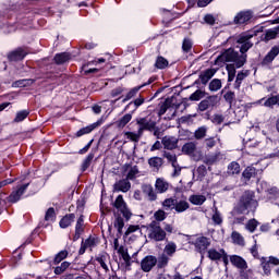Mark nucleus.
I'll use <instances>...</instances> for the list:
<instances>
[{
    "label": "nucleus",
    "mask_w": 279,
    "mask_h": 279,
    "mask_svg": "<svg viewBox=\"0 0 279 279\" xmlns=\"http://www.w3.org/2000/svg\"><path fill=\"white\" fill-rule=\"evenodd\" d=\"M256 208H258L256 193L252 190H246L242 193L238 203L231 210V217H239V215H250V213H256Z\"/></svg>",
    "instance_id": "obj_1"
},
{
    "label": "nucleus",
    "mask_w": 279,
    "mask_h": 279,
    "mask_svg": "<svg viewBox=\"0 0 279 279\" xmlns=\"http://www.w3.org/2000/svg\"><path fill=\"white\" fill-rule=\"evenodd\" d=\"M217 62H234L236 69H241V66H244L245 62H247V54H239L233 48H229L217 57L216 64Z\"/></svg>",
    "instance_id": "obj_2"
},
{
    "label": "nucleus",
    "mask_w": 279,
    "mask_h": 279,
    "mask_svg": "<svg viewBox=\"0 0 279 279\" xmlns=\"http://www.w3.org/2000/svg\"><path fill=\"white\" fill-rule=\"evenodd\" d=\"M161 206L165 208V210H174L178 215H182V213H186L189 208H191V204L184 198H178V197H170L166 198Z\"/></svg>",
    "instance_id": "obj_3"
},
{
    "label": "nucleus",
    "mask_w": 279,
    "mask_h": 279,
    "mask_svg": "<svg viewBox=\"0 0 279 279\" xmlns=\"http://www.w3.org/2000/svg\"><path fill=\"white\" fill-rule=\"evenodd\" d=\"M257 35H258L257 31H248V32L241 33L236 37V44L240 45V53H242V56H247L246 52L250 51L252 47H254V43L252 41V38H254Z\"/></svg>",
    "instance_id": "obj_4"
},
{
    "label": "nucleus",
    "mask_w": 279,
    "mask_h": 279,
    "mask_svg": "<svg viewBox=\"0 0 279 279\" xmlns=\"http://www.w3.org/2000/svg\"><path fill=\"white\" fill-rule=\"evenodd\" d=\"M150 233L148 234L149 239L156 242L167 241V231L160 227V222L151 221L149 225Z\"/></svg>",
    "instance_id": "obj_5"
},
{
    "label": "nucleus",
    "mask_w": 279,
    "mask_h": 279,
    "mask_svg": "<svg viewBox=\"0 0 279 279\" xmlns=\"http://www.w3.org/2000/svg\"><path fill=\"white\" fill-rule=\"evenodd\" d=\"M219 106V96L211 95L203 99L197 106V112H206L207 110H215Z\"/></svg>",
    "instance_id": "obj_6"
},
{
    "label": "nucleus",
    "mask_w": 279,
    "mask_h": 279,
    "mask_svg": "<svg viewBox=\"0 0 279 279\" xmlns=\"http://www.w3.org/2000/svg\"><path fill=\"white\" fill-rule=\"evenodd\" d=\"M113 208H117L124 217L126 221H130L132 219V211L130 208H128V203H125V199H123V195H118L114 203H113Z\"/></svg>",
    "instance_id": "obj_7"
},
{
    "label": "nucleus",
    "mask_w": 279,
    "mask_h": 279,
    "mask_svg": "<svg viewBox=\"0 0 279 279\" xmlns=\"http://www.w3.org/2000/svg\"><path fill=\"white\" fill-rule=\"evenodd\" d=\"M189 243L190 245H194L195 252L198 254H206V251L210 247V239L204 235H201L195 240H191Z\"/></svg>",
    "instance_id": "obj_8"
},
{
    "label": "nucleus",
    "mask_w": 279,
    "mask_h": 279,
    "mask_svg": "<svg viewBox=\"0 0 279 279\" xmlns=\"http://www.w3.org/2000/svg\"><path fill=\"white\" fill-rule=\"evenodd\" d=\"M252 19H254V12L252 10L240 11L233 19V25H250Z\"/></svg>",
    "instance_id": "obj_9"
},
{
    "label": "nucleus",
    "mask_w": 279,
    "mask_h": 279,
    "mask_svg": "<svg viewBox=\"0 0 279 279\" xmlns=\"http://www.w3.org/2000/svg\"><path fill=\"white\" fill-rule=\"evenodd\" d=\"M136 123L138 124L140 134H143L144 132H154L156 125V121L151 120L149 117L137 118Z\"/></svg>",
    "instance_id": "obj_10"
},
{
    "label": "nucleus",
    "mask_w": 279,
    "mask_h": 279,
    "mask_svg": "<svg viewBox=\"0 0 279 279\" xmlns=\"http://www.w3.org/2000/svg\"><path fill=\"white\" fill-rule=\"evenodd\" d=\"M158 264V257L154 255H146L142 260H141V269L144 271V274H149L154 267Z\"/></svg>",
    "instance_id": "obj_11"
},
{
    "label": "nucleus",
    "mask_w": 279,
    "mask_h": 279,
    "mask_svg": "<svg viewBox=\"0 0 279 279\" xmlns=\"http://www.w3.org/2000/svg\"><path fill=\"white\" fill-rule=\"evenodd\" d=\"M27 53V49L19 47L15 50L8 53V60L9 62H21V60H25Z\"/></svg>",
    "instance_id": "obj_12"
},
{
    "label": "nucleus",
    "mask_w": 279,
    "mask_h": 279,
    "mask_svg": "<svg viewBox=\"0 0 279 279\" xmlns=\"http://www.w3.org/2000/svg\"><path fill=\"white\" fill-rule=\"evenodd\" d=\"M105 121L106 120L104 119V117H101L97 122H94L85 128H82L75 133L76 138H80L81 136H84L86 134H90V132L97 130V128H100V125H104Z\"/></svg>",
    "instance_id": "obj_13"
},
{
    "label": "nucleus",
    "mask_w": 279,
    "mask_h": 279,
    "mask_svg": "<svg viewBox=\"0 0 279 279\" xmlns=\"http://www.w3.org/2000/svg\"><path fill=\"white\" fill-rule=\"evenodd\" d=\"M28 186H29V183L19 185L17 189L9 195L8 202L10 204H16V202L21 199V196L25 194V191H27Z\"/></svg>",
    "instance_id": "obj_14"
},
{
    "label": "nucleus",
    "mask_w": 279,
    "mask_h": 279,
    "mask_svg": "<svg viewBox=\"0 0 279 279\" xmlns=\"http://www.w3.org/2000/svg\"><path fill=\"white\" fill-rule=\"evenodd\" d=\"M132 189V183L129 179H121L113 184V193H128Z\"/></svg>",
    "instance_id": "obj_15"
},
{
    "label": "nucleus",
    "mask_w": 279,
    "mask_h": 279,
    "mask_svg": "<svg viewBox=\"0 0 279 279\" xmlns=\"http://www.w3.org/2000/svg\"><path fill=\"white\" fill-rule=\"evenodd\" d=\"M279 54V47L278 46H274L269 52L265 56V58L262 61V66H267L269 64H271V62H274V60H276V58H278Z\"/></svg>",
    "instance_id": "obj_16"
},
{
    "label": "nucleus",
    "mask_w": 279,
    "mask_h": 279,
    "mask_svg": "<svg viewBox=\"0 0 279 279\" xmlns=\"http://www.w3.org/2000/svg\"><path fill=\"white\" fill-rule=\"evenodd\" d=\"M230 263L231 265H233V267H236V269H240V271L242 269H247V262L239 255H231Z\"/></svg>",
    "instance_id": "obj_17"
},
{
    "label": "nucleus",
    "mask_w": 279,
    "mask_h": 279,
    "mask_svg": "<svg viewBox=\"0 0 279 279\" xmlns=\"http://www.w3.org/2000/svg\"><path fill=\"white\" fill-rule=\"evenodd\" d=\"M165 149H177L178 148V138L174 136H163L161 140Z\"/></svg>",
    "instance_id": "obj_18"
},
{
    "label": "nucleus",
    "mask_w": 279,
    "mask_h": 279,
    "mask_svg": "<svg viewBox=\"0 0 279 279\" xmlns=\"http://www.w3.org/2000/svg\"><path fill=\"white\" fill-rule=\"evenodd\" d=\"M279 36V26H276L270 29H266L265 34L262 35V40L264 43H269V40H276Z\"/></svg>",
    "instance_id": "obj_19"
},
{
    "label": "nucleus",
    "mask_w": 279,
    "mask_h": 279,
    "mask_svg": "<svg viewBox=\"0 0 279 279\" xmlns=\"http://www.w3.org/2000/svg\"><path fill=\"white\" fill-rule=\"evenodd\" d=\"M215 73H217V70L215 69H207L204 72L199 74L201 84L206 86L213 77H215Z\"/></svg>",
    "instance_id": "obj_20"
},
{
    "label": "nucleus",
    "mask_w": 279,
    "mask_h": 279,
    "mask_svg": "<svg viewBox=\"0 0 279 279\" xmlns=\"http://www.w3.org/2000/svg\"><path fill=\"white\" fill-rule=\"evenodd\" d=\"M223 252H226V250L220 248L219 251H217V248H209L207 251V258H209V260H213L214 263H219V260H221V257L223 256Z\"/></svg>",
    "instance_id": "obj_21"
},
{
    "label": "nucleus",
    "mask_w": 279,
    "mask_h": 279,
    "mask_svg": "<svg viewBox=\"0 0 279 279\" xmlns=\"http://www.w3.org/2000/svg\"><path fill=\"white\" fill-rule=\"evenodd\" d=\"M142 191L144 195L148 197L149 202H156V199H158V195L156 194V191H154V186H151V184L142 185Z\"/></svg>",
    "instance_id": "obj_22"
},
{
    "label": "nucleus",
    "mask_w": 279,
    "mask_h": 279,
    "mask_svg": "<svg viewBox=\"0 0 279 279\" xmlns=\"http://www.w3.org/2000/svg\"><path fill=\"white\" fill-rule=\"evenodd\" d=\"M250 76V70H242L236 74L235 82L233 84V88L235 90H241V84H243V80Z\"/></svg>",
    "instance_id": "obj_23"
},
{
    "label": "nucleus",
    "mask_w": 279,
    "mask_h": 279,
    "mask_svg": "<svg viewBox=\"0 0 279 279\" xmlns=\"http://www.w3.org/2000/svg\"><path fill=\"white\" fill-rule=\"evenodd\" d=\"M258 171L259 170L253 166H248L242 172V177L244 178L245 182H250L252 178H256V175H258Z\"/></svg>",
    "instance_id": "obj_24"
},
{
    "label": "nucleus",
    "mask_w": 279,
    "mask_h": 279,
    "mask_svg": "<svg viewBox=\"0 0 279 279\" xmlns=\"http://www.w3.org/2000/svg\"><path fill=\"white\" fill-rule=\"evenodd\" d=\"M196 150L197 144H195V142H187L181 148L182 154H184L185 156H193Z\"/></svg>",
    "instance_id": "obj_25"
},
{
    "label": "nucleus",
    "mask_w": 279,
    "mask_h": 279,
    "mask_svg": "<svg viewBox=\"0 0 279 279\" xmlns=\"http://www.w3.org/2000/svg\"><path fill=\"white\" fill-rule=\"evenodd\" d=\"M143 104H145V97L140 95L135 100L129 102L125 106L124 110H130V107L133 106L134 109L132 110V114H134V112H136V110H138V108H141V106H143Z\"/></svg>",
    "instance_id": "obj_26"
},
{
    "label": "nucleus",
    "mask_w": 279,
    "mask_h": 279,
    "mask_svg": "<svg viewBox=\"0 0 279 279\" xmlns=\"http://www.w3.org/2000/svg\"><path fill=\"white\" fill-rule=\"evenodd\" d=\"M223 159V155L221 151H216L214 154L206 155L205 165H215V162H219V160Z\"/></svg>",
    "instance_id": "obj_27"
},
{
    "label": "nucleus",
    "mask_w": 279,
    "mask_h": 279,
    "mask_svg": "<svg viewBox=\"0 0 279 279\" xmlns=\"http://www.w3.org/2000/svg\"><path fill=\"white\" fill-rule=\"evenodd\" d=\"M108 258H110V255L108 253H101L96 257V262L99 263L100 267L108 274L110 271V268H108Z\"/></svg>",
    "instance_id": "obj_28"
},
{
    "label": "nucleus",
    "mask_w": 279,
    "mask_h": 279,
    "mask_svg": "<svg viewBox=\"0 0 279 279\" xmlns=\"http://www.w3.org/2000/svg\"><path fill=\"white\" fill-rule=\"evenodd\" d=\"M155 189L157 193H167L169 191V183L165 179H157L155 183Z\"/></svg>",
    "instance_id": "obj_29"
},
{
    "label": "nucleus",
    "mask_w": 279,
    "mask_h": 279,
    "mask_svg": "<svg viewBox=\"0 0 279 279\" xmlns=\"http://www.w3.org/2000/svg\"><path fill=\"white\" fill-rule=\"evenodd\" d=\"M53 60L56 64H66V62L71 60V53L69 52L57 53Z\"/></svg>",
    "instance_id": "obj_30"
},
{
    "label": "nucleus",
    "mask_w": 279,
    "mask_h": 279,
    "mask_svg": "<svg viewBox=\"0 0 279 279\" xmlns=\"http://www.w3.org/2000/svg\"><path fill=\"white\" fill-rule=\"evenodd\" d=\"M93 160H95V153H89L81 165L82 173L88 170L90 165H93Z\"/></svg>",
    "instance_id": "obj_31"
},
{
    "label": "nucleus",
    "mask_w": 279,
    "mask_h": 279,
    "mask_svg": "<svg viewBox=\"0 0 279 279\" xmlns=\"http://www.w3.org/2000/svg\"><path fill=\"white\" fill-rule=\"evenodd\" d=\"M113 226L118 230V239H121V236L123 235V228H125V221H123V218H121V216H118L113 222Z\"/></svg>",
    "instance_id": "obj_32"
},
{
    "label": "nucleus",
    "mask_w": 279,
    "mask_h": 279,
    "mask_svg": "<svg viewBox=\"0 0 279 279\" xmlns=\"http://www.w3.org/2000/svg\"><path fill=\"white\" fill-rule=\"evenodd\" d=\"M73 221H75V214H68L60 220L59 226L65 229L69 228Z\"/></svg>",
    "instance_id": "obj_33"
},
{
    "label": "nucleus",
    "mask_w": 279,
    "mask_h": 279,
    "mask_svg": "<svg viewBox=\"0 0 279 279\" xmlns=\"http://www.w3.org/2000/svg\"><path fill=\"white\" fill-rule=\"evenodd\" d=\"M175 252H178V244H175L173 241L168 242L163 248V254L172 257Z\"/></svg>",
    "instance_id": "obj_34"
},
{
    "label": "nucleus",
    "mask_w": 279,
    "mask_h": 279,
    "mask_svg": "<svg viewBox=\"0 0 279 279\" xmlns=\"http://www.w3.org/2000/svg\"><path fill=\"white\" fill-rule=\"evenodd\" d=\"M148 165L151 169H156V171L160 170V167L165 165V161L160 157H151L148 159Z\"/></svg>",
    "instance_id": "obj_35"
},
{
    "label": "nucleus",
    "mask_w": 279,
    "mask_h": 279,
    "mask_svg": "<svg viewBox=\"0 0 279 279\" xmlns=\"http://www.w3.org/2000/svg\"><path fill=\"white\" fill-rule=\"evenodd\" d=\"M141 88H143V86H141V85L131 88L128 92V94L125 95V97L122 99V104L130 101V99H134V97H136V95H138Z\"/></svg>",
    "instance_id": "obj_36"
},
{
    "label": "nucleus",
    "mask_w": 279,
    "mask_h": 279,
    "mask_svg": "<svg viewBox=\"0 0 279 279\" xmlns=\"http://www.w3.org/2000/svg\"><path fill=\"white\" fill-rule=\"evenodd\" d=\"M189 202L193 204V206H202L206 202V197L199 194H193L189 197Z\"/></svg>",
    "instance_id": "obj_37"
},
{
    "label": "nucleus",
    "mask_w": 279,
    "mask_h": 279,
    "mask_svg": "<svg viewBox=\"0 0 279 279\" xmlns=\"http://www.w3.org/2000/svg\"><path fill=\"white\" fill-rule=\"evenodd\" d=\"M227 172L229 175H239L241 173V165L236 161L230 162Z\"/></svg>",
    "instance_id": "obj_38"
},
{
    "label": "nucleus",
    "mask_w": 279,
    "mask_h": 279,
    "mask_svg": "<svg viewBox=\"0 0 279 279\" xmlns=\"http://www.w3.org/2000/svg\"><path fill=\"white\" fill-rule=\"evenodd\" d=\"M36 80L34 78H24V80H20V81H15L13 83V86L15 88H25V86H32V84H35Z\"/></svg>",
    "instance_id": "obj_39"
},
{
    "label": "nucleus",
    "mask_w": 279,
    "mask_h": 279,
    "mask_svg": "<svg viewBox=\"0 0 279 279\" xmlns=\"http://www.w3.org/2000/svg\"><path fill=\"white\" fill-rule=\"evenodd\" d=\"M169 265V256L165 253H162L158 258H157V268L158 269H165Z\"/></svg>",
    "instance_id": "obj_40"
},
{
    "label": "nucleus",
    "mask_w": 279,
    "mask_h": 279,
    "mask_svg": "<svg viewBox=\"0 0 279 279\" xmlns=\"http://www.w3.org/2000/svg\"><path fill=\"white\" fill-rule=\"evenodd\" d=\"M206 92L202 89H196L187 99L189 101H199L206 97Z\"/></svg>",
    "instance_id": "obj_41"
},
{
    "label": "nucleus",
    "mask_w": 279,
    "mask_h": 279,
    "mask_svg": "<svg viewBox=\"0 0 279 279\" xmlns=\"http://www.w3.org/2000/svg\"><path fill=\"white\" fill-rule=\"evenodd\" d=\"M132 121V112L131 113H126L124 114L122 118H120L117 122L116 125L118 128H125V125H128V123H130Z\"/></svg>",
    "instance_id": "obj_42"
},
{
    "label": "nucleus",
    "mask_w": 279,
    "mask_h": 279,
    "mask_svg": "<svg viewBox=\"0 0 279 279\" xmlns=\"http://www.w3.org/2000/svg\"><path fill=\"white\" fill-rule=\"evenodd\" d=\"M208 132L207 126H199L195 132H194V138L196 141H202L203 138H206V134Z\"/></svg>",
    "instance_id": "obj_43"
},
{
    "label": "nucleus",
    "mask_w": 279,
    "mask_h": 279,
    "mask_svg": "<svg viewBox=\"0 0 279 279\" xmlns=\"http://www.w3.org/2000/svg\"><path fill=\"white\" fill-rule=\"evenodd\" d=\"M169 66V61L162 57V56H159L157 57L156 59V62H155V69H167Z\"/></svg>",
    "instance_id": "obj_44"
},
{
    "label": "nucleus",
    "mask_w": 279,
    "mask_h": 279,
    "mask_svg": "<svg viewBox=\"0 0 279 279\" xmlns=\"http://www.w3.org/2000/svg\"><path fill=\"white\" fill-rule=\"evenodd\" d=\"M192 49H193V40L189 37H185L182 43L183 53H191Z\"/></svg>",
    "instance_id": "obj_45"
},
{
    "label": "nucleus",
    "mask_w": 279,
    "mask_h": 279,
    "mask_svg": "<svg viewBox=\"0 0 279 279\" xmlns=\"http://www.w3.org/2000/svg\"><path fill=\"white\" fill-rule=\"evenodd\" d=\"M277 104H279V94L271 96L264 101L265 108H274Z\"/></svg>",
    "instance_id": "obj_46"
},
{
    "label": "nucleus",
    "mask_w": 279,
    "mask_h": 279,
    "mask_svg": "<svg viewBox=\"0 0 279 279\" xmlns=\"http://www.w3.org/2000/svg\"><path fill=\"white\" fill-rule=\"evenodd\" d=\"M209 90L211 93H217V90H221V80L214 78L209 83Z\"/></svg>",
    "instance_id": "obj_47"
},
{
    "label": "nucleus",
    "mask_w": 279,
    "mask_h": 279,
    "mask_svg": "<svg viewBox=\"0 0 279 279\" xmlns=\"http://www.w3.org/2000/svg\"><path fill=\"white\" fill-rule=\"evenodd\" d=\"M223 99L227 104H229L230 108H232V104H234L236 99V94H234L232 90H229L223 95Z\"/></svg>",
    "instance_id": "obj_48"
},
{
    "label": "nucleus",
    "mask_w": 279,
    "mask_h": 279,
    "mask_svg": "<svg viewBox=\"0 0 279 279\" xmlns=\"http://www.w3.org/2000/svg\"><path fill=\"white\" fill-rule=\"evenodd\" d=\"M158 111V117H162L163 114L167 113V110L171 108V101L169 99H166L163 102H161Z\"/></svg>",
    "instance_id": "obj_49"
},
{
    "label": "nucleus",
    "mask_w": 279,
    "mask_h": 279,
    "mask_svg": "<svg viewBox=\"0 0 279 279\" xmlns=\"http://www.w3.org/2000/svg\"><path fill=\"white\" fill-rule=\"evenodd\" d=\"M125 136L126 138H129V141H132L133 143H138V141H141V136H143V133H141V131L137 130V133L126 132Z\"/></svg>",
    "instance_id": "obj_50"
},
{
    "label": "nucleus",
    "mask_w": 279,
    "mask_h": 279,
    "mask_svg": "<svg viewBox=\"0 0 279 279\" xmlns=\"http://www.w3.org/2000/svg\"><path fill=\"white\" fill-rule=\"evenodd\" d=\"M66 256H69V251L63 250V251L59 252L53 258V264L60 265V263H62V260H64V258H66Z\"/></svg>",
    "instance_id": "obj_51"
},
{
    "label": "nucleus",
    "mask_w": 279,
    "mask_h": 279,
    "mask_svg": "<svg viewBox=\"0 0 279 279\" xmlns=\"http://www.w3.org/2000/svg\"><path fill=\"white\" fill-rule=\"evenodd\" d=\"M68 267H71V263H69V262L61 263L60 266H57L54 268L56 276H60V275L64 274L65 270L68 269Z\"/></svg>",
    "instance_id": "obj_52"
},
{
    "label": "nucleus",
    "mask_w": 279,
    "mask_h": 279,
    "mask_svg": "<svg viewBox=\"0 0 279 279\" xmlns=\"http://www.w3.org/2000/svg\"><path fill=\"white\" fill-rule=\"evenodd\" d=\"M163 158H166L168 162H171L172 167H175V165H178V156H175V154L173 153L165 151Z\"/></svg>",
    "instance_id": "obj_53"
},
{
    "label": "nucleus",
    "mask_w": 279,
    "mask_h": 279,
    "mask_svg": "<svg viewBox=\"0 0 279 279\" xmlns=\"http://www.w3.org/2000/svg\"><path fill=\"white\" fill-rule=\"evenodd\" d=\"M75 232L78 234H84V215H81L75 225Z\"/></svg>",
    "instance_id": "obj_54"
},
{
    "label": "nucleus",
    "mask_w": 279,
    "mask_h": 279,
    "mask_svg": "<svg viewBox=\"0 0 279 279\" xmlns=\"http://www.w3.org/2000/svg\"><path fill=\"white\" fill-rule=\"evenodd\" d=\"M154 218V221L160 223V221H165L167 219V213H165V210L162 209H158L157 211H155Z\"/></svg>",
    "instance_id": "obj_55"
},
{
    "label": "nucleus",
    "mask_w": 279,
    "mask_h": 279,
    "mask_svg": "<svg viewBox=\"0 0 279 279\" xmlns=\"http://www.w3.org/2000/svg\"><path fill=\"white\" fill-rule=\"evenodd\" d=\"M258 220L256 219H250L247 222H246V230H248V232H256V229L258 228Z\"/></svg>",
    "instance_id": "obj_56"
},
{
    "label": "nucleus",
    "mask_w": 279,
    "mask_h": 279,
    "mask_svg": "<svg viewBox=\"0 0 279 279\" xmlns=\"http://www.w3.org/2000/svg\"><path fill=\"white\" fill-rule=\"evenodd\" d=\"M83 243L85 244V247H97V243H99V239L93 235H89V238L83 241Z\"/></svg>",
    "instance_id": "obj_57"
},
{
    "label": "nucleus",
    "mask_w": 279,
    "mask_h": 279,
    "mask_svg": "<svg viewBox=\"0 0 279 279\" xmlns=\"http://www.w3.org/2000/svg\"><path fill=\"white\" fill-rule=\"evenodd\" d=\"M26 117H29V111L27 110L19 111L14 118V123H21V121H25Z\"/></svg>",
    "instance_id": "obj_58"
},
{
    "label": "nucleus",
    "mask_w": 279,
    "mask_h": 279,
    "mask_svg": "<svg viewBox=\"0 0 279 279\" xmlns=\"http://www.w3.org/2000/svg\"><path fill=\"white\" fill-rule=\"evenodd\" d=\"M211 220L214 221L215 226H221V223H223V218H221V213H219V209L215 208Z\"/></svg>",
    "instance_id": "obj_59"
},
{
    "label": "nucleus",
    "mask_w": 279,
    "mask_h": 279,
    "mask_svg": "<svg viewBox=\"0 0 279 279\" xmlns=\"http://www.w3.org/2000/svg\"><path fill=\"white\" fill-rule=\"evenodd\" d=\"M45 221H56V209L49 207L45 214Z\"/></svg>",
    "instance_id": "obj_60"
},
{
    "label": "nucleus",
    "mask_w": 279,
    "mask_h": 279,
    "mask_svg": "<svg viewBox=\"0 0 279 279\" xmlns=\"http://www.w3.org/2000/svg\"><path fill=\"white\" fill-rule=\"evenodd\" d=\"M231 239L233 241V243H236V245H243V243L245 242L243 240V235H241V233L233 231L231 234Z\"/></svg>",
    "instance_id": "obj_61"
},
{
    "label": "nucleus",
    "mask_w": 279,
    "mask_h": 279,
    "mask_svg": "<svg viewBox=\"0 0 279 279\" xmlns=\"http://www.w3.org/2000/svg\"><path fill=\"white\" fill-rule=\"evenodd\" d=\"M269 199H278L279 197V189L274 186L267 190Z\"/></svg>",
    "instance_id": "obj_62"
},
{
    "label": "nucleus",
    "mask_w": 279,
    "mask_h": 279,
    "mask_svg": "<svg viewBox=\"0 0 279 279\" xmlns=\"http://www.w3.org/2000/svg\"><path fill=\"white\" fill-rule=\"evenodd\" d=\"M215 145H217V138L215 137H208L204 141V146L206 147V149H213Z\"/></svg>",
    "instance_id": "obj_63"
},
{
    "label": "nucleus",
    "mask_w": 279,
    "mask_h": 279,
    "mask_svg": "<svg viewBox=\"0 0 279 279\" xmlns=\"http://www.w3.org/2000/svg\"><path fill=\"white\" fill-rule=\"evenodd\" d=\"M252 276H254V271H252V269H242V270H240V278L241 279H252Z\"/></svg>",
    "instance_id": "obj_64"
}]
</instances>
